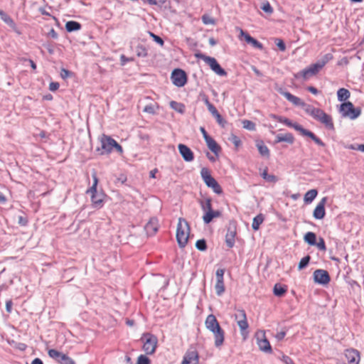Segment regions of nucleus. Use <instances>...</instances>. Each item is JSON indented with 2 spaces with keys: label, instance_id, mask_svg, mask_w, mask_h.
Segmentation results:
<instances>
[{
  "label": "nucleus",
  "instance_id": "obj_1",
  "mask_svg": "<svg viewBox=\"0 0 364 364\" xmlns=\"http://www.w3.org/2000/svg\"><path fill=\"white\" fill-rule=\"evenodd\" d=\"M274 118H277V115H272ZM277 119L284 122L287 126L289 127H293L296 131L299 132V134L303 136H307L311 139L317 145L320 146H324L325 144L317 137L312 132L304 129L302 126L299 125L296 123H292L289 119L279 116Z\"/></svg>",
  "mask_w": 364,
  "mask_h": 364
},
{
  "label": "nucleus",
  "instance_id": "obj_2",
  "mask_svg": "<svg viewBox=\"0 0 364 364\" xmlns=\"http://www.w3.org/2000/svg\"><path fill=\"white\" fill-rule=\"evenodd\" d=\"M190 228L188 222L180 218L177 225L176 240L180 247H184L188 240Z\"/></svg>",
  "mask_w": 364,
  "mask_h": 364
},
{
  "label": "nucleus",
  "instance_id": "obj_3",
  "mask_svg": "<svg viewBox=\"0 0 364 364\" xmlns=\"http://www.w3.org/2000/svg\"><path fill=\"white\" fill-rule=\"evenodd\" d=\"M100 143L101 149L102 150L101 154L111 153L113 148H115L119 153H122L123 151L122 146H120L114 139L109 136L103 134L100 139Z\"/></svg>",
  "mask_w": 364,
  "mask_h": 364
},
{
  "label": "nucleus",
  "instance_id": "obj_4",
  "mask_svg": "<svg viewBox=\"0 0 364 364\" xmlns=\"http://www.w3.org/2000/svg\"><path fill=\"white\" fill-rule=\"evenodd\" d=\"M196 58L202 59L205 63H207L210 69L219 76H226L227 72L220 67L218 61L215 58L207 56L202 53H197Z\"/></svg>",
  "mask_w": 364,
  "mask_h": 364
},
{
  "label": "nucleus",
  "instance_id": "obj_5",
  "mask_svg": "<svg viewBox=\"0 0 364 364\" xmlns=\"http://www.w3.org/2000/svg\"><path fill=\"white\" fill-rule=\"evenodd\" d=\"M98 179L97 176H93V184L87 191L88 193L91 195V200L95 208H101L103 204L104 195L102 193L97 191V186Z\"/></svg>",
  "mask_w": 364,
  "mask_h": 364
},
{
  "label": "nucleus",
  "instance_id": "obj_6",
  "mask_svg": "<svg viewBox=\"0 0 364 364\" xmlns=\"http://www.w3.org/2000/svg\"><path fill=\"white\" fill-rule=\"evenodd\" d=\"M279 92L281 95H282L289 102H290L291 104H293L295 106L298 107H306L305 110L307 112H311V114H319V111L316 110L315 112V109H313L310 105H306L301 99H300L298 97H296L293 95H291L289 92L279 90Z\"/></svg>",
  "mask_w": 364,
  "mask_h": 364
},
{
  "label": "nucleus",
  "instance_id": "obj_7",
  "mask_svg": "<svg viewBox=\"0 0 364 364\" xmlns=\"http://www.w3.org/2000/svg\"><path fill=\"white\" fill-rule=\"evenodd\" d=\"M142 340L144 339L143 350L147 355L153 354L156 348L157 344V338L155 336L151 335L150 333L144 334V336L141 338Z\"/></svg>",
  "mask_w": 364,
  "mask_h": 364
},
{
  "label": "nucleus",
  "instance_id": "obj_8",
  "mask_svg": "<svg viewBox=\"0 0 364 364\" xmlns=\"http://www.w3.org/2000/svg\"><path fill=\"white\" fill-rule=\"evenodd\" d=\"M48 354L51 358L60 364H75L73 358L55 349H50Z\"/></svg>",
  "mask_w": 364,
  "mask_h": 364
},
{
  "label": "nucleus",
  "instance_id": "obj_9",
  "mask_svg": "<svg viewBox=\"0 0 364 364\" xmlns=\"http://www.w3.org/2000/svg\"><path fill=\"white\" fill-rule=\"evenodd\" d=\"M171 80L176 86L183 87L187 80L186 74L181 69H175L172 72Z\"/></svg>",
  "mask_w": 364,
  "mask_h": 364
},
{
  "label": "nucleus",
  "instance_id": "obj_10",
  "mask_svg": "<svg viewBox=\"0 0 364 364\" xmlns=\"http://www.w3.org/2000/svg\"><path fill=\"white\" fill-rule=\"evenodd\" d=\"M199 355L194 348H189L184 354L181 364H198Z\"/></svg>",
  "mask_w": 364,
  "mask_h": 364
},
{
  "label": "nucleus",
  "instance_id": "obj_11",
  "mask_svg": "<svg viewBox=\"0 0 364 364\" xmlns=\"http://www.w3.org/2000/svg\"><path fill=\"white\" fill-rule=\"evenodd\" d=\"M235 320L240 329L241 333L244 335L245 331L248 328V323L247 321L245 311L242 309L237 310L235 314Z\"/></svg>",
  "mask_w": 364,
  "mask_h": 364
},
{
  "label": "nucleus",
  "instance_id": "obj_12",
  "mask_svg": "<svg viewBox=\"0 0 364 364\" xmlns=\"http://www.w3.org/2000/svg\"><path fill=\"white\" fill-rule=\"evenodd\" d=\"M225 270L223 269H218L216 271V284L215 286V292L218 296H221L225 291L224 285V276Z\"/></svg>",
  "mask_w": 364,
  "mask_h": 364
},
{
  "label": "nucleus",
  "instance_id": "obj_13",
  "mask_svg": "<svg viewBox=\"0 0 364 364\" xmlns=\"http://www.w3.org/2000/svg\"><path fill=\"white\" fill-rule=\"evenodd\" d=\"M314 279L319 284H327L330 282V276L326 270L316 269L314 272Z\"/></svg>",
  "mask_w": 364,
  "mask_h": 364
},
{
  "label": "nucleus",
  "instance_id": "obj_14",
  "mask_svg": "<svg viewBox=\"0 0 364 364\" xmlns=\"http://www.w3.org/2000/svg\"><path fill=\"white\" fill-rule=\"evenodd\" d=\"M213 335H214V339H215V346L216 348L220 347L224 342L225 338V332L221 328L220 326L218 324V326L214 327L213 330H210Z\"/></svg>",
  "mask_w": 364,
  "mask_h": 364
},
{
  "label": "nucleus",
  "instance_id": "obj_15",
  "mask_svg": "<svg viewBox=\"0 0 364 364\" xmlns=\"http://www.w3.org/2000/svg\"><path fill=\"white\" fill-rule=\"evenodd\" d=\"M326 201L327 198L324 197L317 204L313 213V216L315 219L321 220L324 218L326 215L325 205Z\"/></svg>",
  "mask_w": 364,
  "mask_h": 364
},
{
  "label": "nucleus",
  "instance_id": "obj_16",
  "mask_svg": "<svg viewBox=\"0 0 364 364\" xmlns=\"http://www.w3.org/2000/svg\"><path fill=\"white\" fill-rule=\"evenodd\" d=\"M319 71L317 70L316 67H314V65L312 64L309 67L306 68V69L302 70L298 73L294 74L295 78H299L302 77L303 80H306L310 77H312L315 75H316Z\"/></svg>",
  "mask_w": 364,
  "mask_h": 364
},
{
  "label": "nucleus",
  "instance_id": "obj_17",
  "mask_svg": "<svg viewBox=\"0 0 364 364\" xmlns=\"http://www.w3.org/2000/svg\"><path fill=\"white\" fill-rule=\"evenodd\" d=\"M178 151L184 161L190 162L193 160V153L186 145L180 144L178 145Z\"/></svg>",
  "mask_w": 364,
  "mask_h": 364
},
{
  "label": "nucleus",
  "instance_id": "obj_18",
  "mask_svg": "<svg viewBox=\"0 0 364 364\" xmlns=\"http://www.w3.org/2000/svg\"><path fill=\"white\" fill-rule=\"evenodd\" d=\"M314 118L323 124L325 127L330 130L334 129V125L331 115H313Z\"/></svg>",
  "mask_w": 364,
  "mask_h": 364
},
{
  "label": "nucleus",
  "instance_id": "obj_19",
  "mask_svg": "<svg viewBox=\"0 0 364 364\" xmlns=\"http://www.w3.org/2000/svg\"><path fill=\"white\" fill-rule=\"evenodd\" d=\"M345 356L350 364H359L360 353L355 349H347L345 352Z\"/></svg>",
  "mask_w": 364,
  "mask_h": 364
},
{
  "label": "nucleus",
  "instance_id": "obj_20",
  "mask_svg": "<svg viewBox=\"0 0 364 364\" xmlns=\"http://www.w3.org/2000/svg\"><path fill=\"white\" fill-rule=\"evenodd\" d=\"M236 235V228L235 225H230L227 230L225 235V243L230 248L232 247L235 245V237Z\"/></svg>",
  "mask_w": 364,
  "mask_h": 364
},
{
  "label": "nucleus",
  "instance_id": "obj_21",
  "mask_svg": "<svg viewBox=\"0 0 364 364\" xmlns=\"http://www.w3.org/2000/svg\"><path fill=\"white\" fill-rule=\"evenodd\" d=\"M238 31H240V33L241 36L245 38L246 42L249 44H251L254 48L262 49V45L259 41H257L255 38L250 36L247 33L245 32L242 28H237Z\"/></svg>",
  "mask_w": 364,
  "mask_h": 364
},
{
  "label": "nucleus",
  "instance_id": "obj_22",
  "mask_svg": "<svg viewBox=\"0 0 364 364\" xmlns=\"http://www.w3.org/2000/svg\"><path fill=\"white\" fill-rule=\"evenodd\" d=\"M294 141V137L292 134L287 132L284 134H278L275 137V143L287 142L292 144Z\"/></svg>",
  "mask_w": 364,
  "mask_h": 364
},
{
  "label": "nucleus",
  "instance_id": "obj_23",
  "mask_svg": "<svg viewBox=\"0 0 364 364\" xmlns=\"http://www.w3.org/2000/svg\"><path fill=\"white\" fill-rule=\"evenodd\" d=\"M144 229L148 235H154L158 230V221L156 218H151L145 225Z\"/></svg>",
  "mask_w": 364,
  "mask_h": 364
},
{
  "label": "nucleus",
  "instance_id": "obj_24",
  "mask_svg": "<svg viewBox=\"0 0 364 364\" xmlns=\"http://www.w3.org/2000/svg\"><path fill=\"white\" fill-rule=\"evenodd\" d=\"M200 175L208 187H210L216 180L210 175V171L206 168H203L200 171Z\"/></svg>",
  "mask_w": 364,
  "mask_h": 364
},
{
  "label": "nucleus",
  "instance_id": "obj_25",
  "mask_svg": "<svg viewBox=\"0 0 364 364\" xmlns=\"http://www.w3.org/2000/svg\"><path fill=\"white\" fill-rule=\"evenodd\" d=\"M221 215V213L219 210H210L209 211H207L205 213V214L203 216V222L205 224H209L213 218H218Z\"/></svg>",
  "mask_w": 364,
  "mask_h": 364
},
{
  "label": "nucleus",
  "instance_id": "obj_26",
  "mask_svg": "<svg viewBox=\"0 0 364 364\" xmlns=\"http://www.w3.org/2000/svg\"><path fill=\"white\" fill-rule=\"evenodd\" d=\"M332 58H333V55L331 53H327V54L324 55L321 59H319L316 63H314V67H316L317 68V70L319 71Z\"/></svg>",
  "mask_w": 364,
  "mask_h": 364
},
{
  "label": "nucleus",
  "instance_id": "obj_27",
  "mask_svg": "<svg viewBox=\"0 0 364 364\" xmlns=\"http://www.w3.org/2000/svg\"><path fill=\"white\" fill-rule=\"evenodd\" d=\"M332 58H333V55L331 53H327V54L324 55L321 59H319L316 63H314V67H316L317 68V70L319 71Z\"/></svg>",
  "mask_w": 364,
  "mask_h": 364
},
{
  "label": "nucleus",
  "instance_id": "obj_28",
  "mask_svg": "<svg viewBox=\"0 0 364 364\" xmlns=\"http://www.w3.org/2000/svg\"><path fill=\"white\" fill-rule=\"evenodd\" d=\"M339 111L341 114H355L353 105L350 102H343L340 105Z\"/></svg>",
  "mask_w": 364,
  "mask_h": 364
},
{
  "label": "nucleus",
  "instance_id": "obj_29",
  "mask_svg": "<svg viewBox=\"0 0 364 364\" xmlns=\"http://www.w3.org/2000/svg\"><path fill=\"white\" fill-rule=\"evenodd\" d=\"M257 344L261 350L266 352V353L272 352V348H271L270 343L267 338H264L259 339L257 338Z\"/></svg>",
  "mask_w": 364,
  "mask_h": 364
},
{
  "label": "nucleus",
  "instance_id": "obj_30",
  "mask_svg": "<svg viewBox=\"0 0 364 364\" xmlns=\"http://www.w3.org/2000/svg\"><path fill=\"white\" fill-rule=\"evenodd\" d=\"M206 144L208 147V149L213 152L215 154L218 155L219 151H220V146L217 144V142L210 137V139H208L206 141Z\"/></svg>",
  "mask_w": 364,
  "mask_h": 364
},
{
  "label": "nucleus",
  "instance_id": "obj_31",
  "mask_svg": "<svg viewBox=\"0 0 364 364\" xmlns=\"http://www.w3.org/2000/svg\"><path fill=\"white\" fill-rule=\"evenodd\" d=\"M218 324L219 323L214 315L210 314L206 318L205 326L209 331L213 330L214 327L218 326Z\"/></svg>",
  "mask_w": 364,
  "mask_h": 364
},
{
  "label": "nucleus",
  "instance_id": "obj_32",
  "mask_svg": "<svg viewBox=\"0 0 364 364\" xmlns=\"http://www.w3.org/2000/svg\"><path fill=\"white\" fill-rule=\"evenodd\" d=\"M256 146L258 149L259 154L262 156H265V157L269 156V150L262 141H257Z\"/></svg>",
  "mask_w": 364,
  "mask_h": 364
},
{
  "label": "nucleus",
  "instance_id": "obj_33",
  "mask_svg": "<svg viewBox=\"0 0 364 364\" xmlns=\"http://www.w3.org/2000/svg\"><path fill=\"white\" fill-rule=\"evenodd\" d=\"M81 28V24L77 21H70L65 24V29L68 32L79 31Z\"/></svg>",
  "mask_w": 364,
  "mask_h": 364
},
{
  "label": "nucleus",
  "instance_id": "obj_34",
  "mask_svg": "<svg viewBox=\"0 0 364 364\" xmlns=\"http://www.w3.org/2000/svg\"><path fill=\"white\" fill-rule=\"evenodd\" d=\"M318 192L316 189H311L308 191L304 198V200L306 203H311L316 197Z\"/></svg>",
  "mask_w": 364,
  "mask_h": 364
},
{
  "label": "nucleus",
  "instance_id": "obj_35",
  "mask_svg": "<svg viewBox=\"0 0 364 364\" xmlns=\"http://www.w3.org/2000/svg\"><path fill=\"white\" fill-rule=\"evenodd\" d=\"M305 242L310 245H315L316 244V235L313 232H308L304 237Z\"/></svg>",
  "mask_w": 364,
  "mask_h": 364
},
{
  "label": "nucleus",
  "instance_id": "obj_36",
  "mask_svg": "<svg viewBox=\"0 0 364 364\" xmlns=\"http://www.w3.org/2000/svg\"><path fill=\"white\" fill-rule=\"evenodd\" d=\"M338 100L341 102L346 101L350 97V92L345 88H340L337 92Z\"/></svg>",
  "mask_w": 364,
  "mask_h": 364
},
{
  "label": "nucleus",
  "instance_id": "obj_37",
  "mask_svg": "<svg viewBox=\"0 0 364 364\" xmlns=\"http://www.w3.org/2000/svg\"><path fill=\"white\" fill-rule=\"evenodd\" d=\"M264 221V216L262 214H259L256 217L253 218L252 227V229L255 230H257L259 228V225L263 223Z\"/></svg>",
  "mask_w": 364,
  "mask_h": 364
},
{
  "label": "nucleus",
  "instance_id": "obj_38",
  "mask_svg": "<svg viewBox=\"0 0 364 364\" xmlns=\"http://www.w3.org/2000/svg\"><path fill=\"white\" fill-rule=\"evenodd\" d=\"M261 176L267 182H269V183H276L278 179L277 178L276 176L273 175V174H269L267 173V170L265 169L263 171V172L261 173Z\"/></svg>",
  "mask_w": 364,
  "mask_h": 364
},
{
  "label": "nucleus",
  "instance_id": "obj_39",
  "mask_svg": "<svg viewBox=\"0 0 364 364\" xmlns=\"http://www.w3.org/2000/svg\"><path fill=\"white\" fill-rule=\"evenodd\" d=\"M170 106L173 109H174L177 112L183 113L184 112L185 106L182 103L171 101L170 102Z\"/></svg>",
  "mask_w": 364,
  "mask_h": 364
},
{
  "label": "nucleus",
  "instance_id": "obj_40",
  "mask_svg": "<svg viewBox=\"0 0 364 364\" xmlns=\"http://www.w3.org/2000/svg\"><path fill=\"white\" fill-rule=\"evenodd\" d=\"M311 260V257L309 255H306L299 262L298 265V269L301 270L304 268H306L308 264H309V262Z\"/></svg>",
  "mask_w": 364,
  "mask_h": 364
},
{
  "label": "nucleus",
  "instance_id": "obj_41",
  "mask_svg": "<svg viewBox=\"0 0 364 364\" xmlns=\"http://www.w3.org/2000/svg\"><path fill=\"white\" fill-rule=\"evenodd\" d=\"M287 289L281 285L277 284L274 287V294L277 296H282L284 294Z\"/></svg>",
  "mask_w": 364,
  "mask_h": 364
},
{
  "label": "nucleus",
  "instance_id": "obj_42",
  "mask_svg": "<svg viewBox=\"0 0 364 364\" xmlns=\"http://www.w3.org/2000/svg\"><path fill=\"white\" fill-rule=\"evenodd\" d=\"M201 19H202L203 23L205 25H215V20L208 14L203 15Z\"/></svg>",
  "mask_w": 364,
  "mask_h": 364
},
{
  "label": "nucleus",
  "instance_id": "obj_43",
  "mask_svg": "<svg viewBox=\"0 0 364 364\" xmlns=\"http://www.w3.org/2000/svg\"><path fill=\"white\" fill-rule=\"evenodd\" d=\"M201 208L205 213L210 210H213L211 200L210 198H206L204 202H201Z\"/></svg>",
  "mask_w": 364,
  "mask_h": 364
},
{
  "label": "nucleus",
  "instance_id": "obj_44",
  "mask_svg": "<svg viewBox=\"0 0 364 364\" xmlns=\"http://www.w3.org/2000/svg\"><path fill=\"white\" fill-rule=\"evenodd\" d=\"M196 248L200 251H205L207 249L206 241L204 239L197 240L196 243Z\"/></svg>",
  "mask_w": 364,
  "mask_h": 364
},
{
  "label": "nucleus",
  "instance_id": "obj_45",
  "mask_svg": "<svg viewBox=\"0 0 364 364\" xmlns=\"http://www.w3.org/2000/svg\"><path fill=\"white\" fill-rule=\"evenodd\" d=\"M242 125H243V128L247 129V130H250V131H253L255 129V123H253L252 122L250 121V120H243L242 122Z\"/></svg>",
  "mask_w": 364,
  "mask_h": 364
},
{
  "label": "nucleus",
  "instance_id": "obj_46",
  "mask_svg": "<svg viewBox=\"0 0 364 364\" xmlns=\"http://www.w3.org/2000/svg\"><path fill=\"white\" fill-rule=\"evenodd\" d=\"M347 149H352V150H358L361 152H364V144H350L346 146Z\"/></svg>",
  "mask_w": 364,
  "mask_h": 364
},
{
  "label": "nucleus",
  "instance_id": "obj_47",
  "mask_svg": "<svg viewBox=\"0 0 364 364\" xmlns=\"http://www.w3.org/2000/svg\"><path fill=\"white\" fill-rule=\"evenodd\" d=\"M229 140L235 146V147H238L241 144L240 138L235 134H231L229 137Z\"/></svg>",
  "mask_w": 364,
  "mask_h": 364
},
{
  "label": "nucleus",
  "instance_id": "obj_48",
  "mask_svg": "<svg viewBox=\"0 0 364 364\" xmlns=\"http://www.w3.org/2000/svg\"><path fill=\"white\" fill-rule=\"evenodd\" d=\"M136 54L139 57H146L147 51L142 46H139L136 47Z\"/></svg>",
  "mask_w": 364,
  "mask_h": 364
},
{
  "label": "nucleus",
  "instance_id": "obj_49",
  "mask_svg": "<svg viewBox=\"0 0 364 364\" xmlns=\"http://www.w3.org/2000/svg\"><path fill=\"white\" fill-rule=\"evenodd\" d=\"M150 360L144 355H140L137 359L136 364H149Z\"/></svg>",
  "mask_w": 364,
  "mask_h": 364
},
{
  "label": "nucleus",
  "instance_id": "obj_50",
  "mask_svg": "<svg viewBox=\"0 0 364 364\" xmlns=\"http://www.w3.org/2000/svg\"><path fill=\"white\" fill-rule=\"evenodd\" d=\"M315 246H316L318 250L322 251H325L326 250L325 241L322 237H319L318 241L316 242Z\"/></svg>",
  "mask_w": 364,
  "mask_h": 364
},
{
  "label": "nucleus",
  "instance_id": "obj_51",
  "mask_svg": "<svg viewBox=\"0 0 364 364\" xmlns=\"http://www.w3.org/2000/svg\"><path fill=\"white\" fill-rule=\"evenodd\" d=\"M216 119V122L220 124L222 127H225L227 122L223 117V115H214Z\"/></svg>",
  "mask_w": 364,
  "mask_h": 364
},
{
  "label": "nucleus",
  "instance_id": "obj_52",
  "mask_svg": "<svg viewBox=\"0 0 364 364\" xmlns=\"http://www.w3.org/2000/svg\"><path fill=\"white\" fill-rule=\"evenodd\" d=\"M210 188H211L217 194H220L223 192V190L217 181L214 182V183Z\"/></svg>",
  "mask_w": 364,
  "mask_h": 364
},
{
  "label": "nucleus",
  "instance_id": "obj_53",
  "mask_svg": "<svg viewBox=\"0 0 364 364\" xmlns=\"http://www.w3.org/2000/svg\"><path fill=\"white\" fill-rule=\"evenodd\" d=\"M1 18L7 24H12L14 23L13 20L5 13L2 12L0 15Z\"/></svg>",
  "mask_w": 364,
  "mask_h": 364
},
{
  "label": "nucleus",
  "instance_id": "obj_54",
  "mask_svg": "<svg viewBox=\"0 0 364 364\" xmlns=\"http://www.w3.org/2000/svg\"><path fill=\"white\" fill-rule=\"evenodd\" d=\"M72 75V73L65 68H61L60 70V76L63 79H66L69 77H70Z\"/></svg>",
  "mask_w": 364,
  "mask_h": 364
},
{
  "label": "nucleus",
  "instance_id": "obj_55",
  "mask_svg": "<svg viewBox=\"0 0 364 364\" xmlns=\"http://www.w3.org/2000/svg\"><path fill=\"white\" fill-rule=\"evenodd\" d=\"M149 34L153 38V39H154V41L155 42H156L157 43H159L161 46L164 45V41H163V39L161 37H159V36L155 35L154 33H153L151 32H149Z\"/></svg>",
  "mask_w": 364,
  "mask_h": 364
},
{
  "label": "nucleus",
  "instance_id": "obj_56",
  "mask_svg": "<svg viewBox=\"0 0 364 364\" xmlns=\"http://www.w3.org/2000/svg\"><path fill=\"white\" fill-rule=\"evenodd\" d=\"M261 9L266 13L272 14L273 12V9L270 4L268 2H266L262 5Z\"/></svg>",
  "mask_w": 364,
  "mask_h": 364
},
{
  "label": "nucleus",
  "instance_id": "obj_57",
  "mask_svg": "<svg viewBox=\"0 0 364 364\" xmlns=\"http://www.w3.org/2000/svg\"><path fill=\"white\" fill-rule=\"evenodd\" d=\"M276 45L279 48L280 50L284 51L286 49V46L284 43V41L281 39H277L276 40Z\"/></svg>",
  "mask_w": 364,
  "mask_h": 364
},
{
  "label": "nucleus",
  "instance_id": "obj_58",
  "mask_svg": "<svg viewBox=\"0 0 364 364\" xmlns=\"http://www.w3.org/2000/svg\"><path fill=\"white\" fill-rule=\"evenodd\" d=\"M59 88V83L58 82H52L49 85V90L50 91H55Z\"/></svg>",
  "mask_w": 364,
  "mask_h": 364
},
{
  "label": "nucleus",
  "instance_id": "obj_59",
  "mask_svg": "<svg viewBox=\"0 0 364 364\" xmlns=\"http://www.w3.org/2000/svg\"><path fill=\"white\" fill-rule=\"evenodd\" d=\"M207 107L208 109V111L211 114H219L216 109V108L212 105L210 102L207 105Z\"/></svg>",
  "mask_w": 364,
  "mask_h": 364
},
{
  "label": "nucleus",
  "instance_id": "obj_60",
  "mask_svg": "<svg viewBox=\"0 0 364 364\" xmlns=\"http://www.w3.org/2000/svg\"><path fill=\"white\" fill-rule=\"evenodd\" d=\"M200 132L202 133L203 134V136L205 139V141H206L208 139H210V136L208 134L207 132L205 131V128L203 127H200Z\"/></svg>",
  "mask_w": 364,
  "mask_h": 364
},
{
  "label": "nucleus",
  "instance_id": "obj_61",
  "mask_svg": "<svg viewBox=\"0 0 364 364\" xmlns=\"http://www.w3.org/2000/svg\"><path fill=\"white\" fill-rule=\"evenodd\" d=\"M144 112L149 113V114H153V113H154L155 111H154V107L151 105H147L144 107Z\"/></svg>",
  "mask_w": 364,
  "mask_h": 364
},
{
  "label": "nucleus",
  "instance_id": "obj_62",
  "mask_svg": "<svg viewBox=\"0 0 364 364\" xmlns=\"http://www.w3.org/2000/svg\"><path fill=\"white\" fill-rule=\"evenodd\" d=\"M285 336L286 333L284 331H280L277 333L275 337L278 341H281L284 338Z\"/></svg>",
  "mask_w": 364,
  "mask_h": 364
},
{
  "label": "nucleus",
  "instance_id": "obj_63",
  "mask_svg": "<svg viewBox=\"0 0 364 364\" xmlns=\"http://www.w3.org/2000/svg\"><path fill=\"white\" fill-rule=\"evenodd\" d=\"M11 307H12V301L11 300L7 301L6 303V311L10 313L11 311Z\"/></svg>",
  "mask_w": 364,
  "mask_h": 364
},
{
  "label": "nucleus",
  "instance_id": "obj_64",
  "mask_svg": "<svg viewBox=\"0 0 364 364\" xmlns=\"http://www.w3.org/2000/svg\"><path fill=\"white\" fill-rule=\"evenodd\" d=\"M48 35L55 39H56L58 38V33L55 32V31L53 28H52L49 31Z\"/></svg>",
  "mask_w": 364,
  "mask_h": 364
}]
</instances>
